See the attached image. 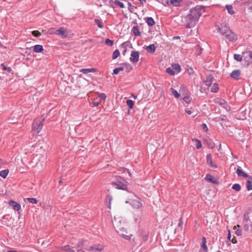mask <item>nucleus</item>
<instances>
[{
	"mask_svg": "<svg viewBox=\"0 0 252 252\" xmlns=\"http://www.w3.org/2000/svg\"><path fill=\"white\" fill-rule=\"evenodd\" d=\"M203 8L197 6L190 10V14H188L185 18V24L187 28L194 27L202 14Z\"/></svg>",
	"mask_w": 252,
	"mask_h": 252,
	"instance_id": "f257e3e1",
	"label": "nucleus"
},
{
	"mask_svg": "<svg viewBox=\"0 0 252 252\" xmlns=\"http://www.w3.org/2000/svg\"><path fill=\"white\" fill-rule=\"evenodd\" d=\"M119 222L120 224L119 223V221L116 219H115L113 221V224L116 231L125 239L127 240L129 239L132 236V234L128 233L126 231V229H125L123 226H121V222L120 220Z\"/></svg>",
	"mask_w": 252,
	"mask_h": 252,
	"instance_id": "f03ea898",
	"label": "nucleus"
},
{
	"mask_svg": "<svg viewBox=\"0 0 252 252\" xmlns=\"http://www.w3.org/2000/svg\"><path fill=\"white\" fill-rule=\"evenodd\" d=\"M44 119L42 120H34L32 123V130L33 132L38 134L41 131L43 126Z\"/></svg>",
	"mask_w": 252,
	"mask_h": 252,
	"instance_id": "7ed1b4c3",
	"label": "nucleus"
},
{
	"mask_svg": "<svg viewBox=\"0 0 252 252\" xmlns=\"http://www.w3.org/2000/svg\"><path fill=\"white\" fill-rule=\"evenodd\" d=\"M117 180V181L116 182L112 183L113 185L115 186V188L123 190L126 189L127 188V182L120 177H118Z\"/></svg>",
	"mask_w": 252,
	"mask_h": 252,
	"instance_id": "20e7f679",
	"label": "nucleus"
},
{
	"mask_svg": "<svg viewBox=\"0 0 252 252\" xmlns=\"http://www.w3.org/2000/svg\"><path fill=\"white\" fill-rule=\"evenodd\" d=\"M214 102L216 104H218L222 108L225 109L227 111H229L230 109V107L227 104L226 101L223 99L220 98H216L214 99Z\"/></svg>",
	"mask_w": 252,
	"mask_h": 252,
	"instance_id": "39448f33",
	"label": "nucleus"
},
{
	"mask_svg": "<svg viewBox=\"0 0 252 252\" xmlns=\"http://www.w3.org/2000/svg\"><path fill=\"white\" fill-rule=\"evenodd\" d=\"M243 57L244 60L248 64L252 63V52L251 51H247L243 53Z\"/></svg>",
	"mask_w": 252,
	"mask_h": 252,
	"instance_id": "423d86ee",
	"label": "nucleus"
},
{
	"mask_svg": "<svg viewBox=\"0 0 252 252\" xmlns=\"http://www.w3.org/2000/svg\"><path fill=\"white\" fill-rule=\"evenodd\" d=\"M218 31L222 35L225 36L228 33V31H230V29L225 24H222L221 27L216 26Z\"/></svg>",
	"mask_w": 252,
	"mask_h": 252,
	"instance_id": "0eeeda50",
	"label": "nucleus"
},
{
	"mask_svg": "<svg viewBox=\"0 0 252 252\" xmlns=\"http://www.w3.org/2000/svg\"><path fill=\"white\" fill-rule=\"evenodd\" d=\"M103 249V247L99 244L90 246L86 249L87 251L90 252L101 251Z\"/></svg>",
	"mask_w": 252,
	"mask_h": 252,
	"instance_id": "6e6552de",
	"label": "nucleus"
},
{
	"mask_svg": "<svg viewBox=\"0 0 252 252\" xmlns=\"http://www.w3.org/2000/svg\"><path fill=\"white\" fill-rule=\"evenodd\" d=\"M139 54L137 51H132L131 53L130 61L132 63H137L139 61Z\"/></svg>",
	"mask_w": 252,
	"mask_h": 252,
	"instance_id": "1a4fd4ad",
	"label": "nucleus"
},
{
	"mask_svg": "<svg viewBox=\"0 0 252 252\" xmlns=\"http://www.w3.org/2000/svg\"><path fill=\"white\" fill-rule=\"evenodd\" d=\"M230 41H235L237 39V35L233 33L231 30L228 31L227 34L224 36Z\"/></svg>",
	"mask_w": 252,
	"mask_h": 252,
	"instance_id": "9d476101",
	"label": "nucleus"
},
{
	"mask_svg": "<svg viewBox=\"0 0 252 252\" xmlns=\"http://www.w3.org/2000/svg\"><path fill=\"white\" fill-rule=\"evenodd\" d=\"M55 34L61 36L63 38H65L68 35L66 30L63 28H61L60 29L56 30Z\"/></svg>",
	"mask_w": 252,
	"mask_h": 252,
	"instance_id": "9b49d317",
	"label": "nucleus"
},
{
	"mask_svg": "<svg viewBox=\"0 0 252 252\" xmlns=\"http://www.w3.org/2000/svg\"><path fill=\"white\" fill-rule=\"evenodd\" d=\"M9 204L15 211H19L21 209L20 205L14 201L10 200Z\"/></svg>",
	"mask_w": 252,
	"mask_h": 252,
	"instance_id": "f8f14e48",
	"label": "nucleus"
},
{
	"mask_svg": "<svg viewBox=\"0 0 252 252\" xmlns=\"http://www.w3.org/2000/svg\"><path fill=\"white\" fill-rule=\"evenodd\" d=\"M240 74L241 71L240 70H235L231 73L230 76L232 78H234L236 80H238L239 79Z\"/></svg>",
	"mask_w": 252,
	"mask_h": 252,
	"instance_id": "ddd939ff",
	"label": "nucleus"
},
{
	"mask_svg": "<svg viewBox=\"0 0 252 252\" xmlns=\"http://www.w3.org/2000/svg\"><path fill=\"white\" fill-rule=\"evenodd\" d=\"M131 205L136 209H139L142 206V203L139 200H132L131 202Z\"/></svg>",
	"mask_w": 252,
	"mask_h": 252,
	"instance_id": "4468645a",
	"label": "nucleus"
},
{
	"mask_svg": "<svg viewBox=\"0 0 252 252\" xmlns=\"http://www.w3.org/2000/svg\"><path fill=\"white\" fill-rule=\"evenodd\" d=\"M207 161L208 164L213 168H216V165L213 162L212 156L211 154H209L207 156Z\"/></svg>",
	"mask_w": 252,
	"mask_h": 252,
	"instance_id": "2eb2a0df",
	"label": "nucleus"
},
{
	"mask_svg": "<svg viewBox=\"0 0 252 252\" xmlns=\"http://www.w3.org/2000/svg\"><path fill=\"white\" fill-rule=\"evenodd\" d=\"M182 0H170L167 1L168 5H173L175 6H178L180 5Z\"/></svg>",
	"mask_w": 252,
	"mask_h": 252,
	"instance_id": "dca6fc26",
	"label": "nucleus"
},
{
	"mask_svg": "<svg viewBox=\"0 0 252 252\" xmlns=\"http://www.w3.org/2000/svg\"><path fill=\"white\" fill-rule=\"evenodd\" d=\"M236 173L239 176L249 177V179H251V177H249V175L247 173H245L240 168H238L237 169Z\"/></svg>",
	"mask_w": 252,
	"mask_h": 252,
	"instance_id": "f3484780",
	"label": "nucleus"
},
{
	"mask_svg": "<svg viewBox=\"0 0 252 252\" xmlns=\"http://www.w3.org/2000/svg\"><path fill=\"white\" fill-rule=\"evenodd\" d=\"M96 71V69L94 68H84L80 70V72L88 74L90 72H94Z\"/></svg>",
	"mask_w": 252,
	"mask_h": 252,
	"instance_id": "a211bd4d",
	"label": "nucleus"
},
{
	"mask_svg": "<svg viewBox=\"0 0 252 252\" xmlns=\"http://www.w3.org/2000/svg\"><path fill=\"white\" fill-rule=\"evenodd\" d=\"M132 31L135 36H140L141 35L139 31V28L137 26H134L132 28Z\"/></svg>",
	"mask_w": 252,
	"mask_h": 252,
	"instance_id": "6ab92c4d",
	"label": "nucleus"
},
{
	"mask_svg": "<svg viewBox=\"0 0 252 252\" xmlns=\"http://www.w3.org/2000/svg\"><path fill=\"white\" fill-rule=\"evenodd\" d=\"M43 50V47L41 45H36L33 46V51L36 53L41 52Z\"/></svg>",
	"mask_w": 252,
	"mask_h": 252,
	"instance_id": "aec40b11",
	"label": "nucleus"
},
{
	"mask_svg": "<svg viewBox=\"0 0 252 252\" xmlns=\"http://www.w3.org/2000/svg\"><path fill=\"white\" fill-rule=\"evenodd\" d=\"M156 49V48L154 44H151L146 48L147 51L150 53L155 52Z\"/></svg>",
	"mask_w": 252,
	"mask_h": 252,
	"instance_id": "412c9836",
	"label": "nucleus"
},
{
	"mask_svg": "<svg viewBox=\"0 0 252 252\" xmlns=\"http://www.w3.org/2000/svg\"><path fill=\"white\" fill-rule=\"evenodd\" d=\"M170 90L172 94L174 96V97L175 98H179L180 97V93H178L174 89H173V88H171L170 89Z\"/></svg>",
	"mask_w": 252,
	"mask_h": 252,
	"instance_id": "4be33fe9",
	"label": "nucleus"
},
{
	"mask_svg": "<svg viewBox=\"0 0 252 252\" xmlns=\"http://www.w3.org/2000/svg\"><path fill=\"white\" fill-rule=\"evenodd\" d=\"M206 179L212 183L217 184L218 183V182L211 175H208L206 177Z\"/></svg>",
	"mask_w": 252,
	"mask_h": 252,
	"instance_id": "5701e85b",
	"label": "nucleus"
},
{
	"mask_svg": "<svg viewBox=\"0 0 252 252\" xmlns=\"http://www.w3.org/2000/svg\"><path fill=\"white\" fill-rule=\"evenodd\" d=\"M8 173L9 170L8 169L1 170L0 171V176L5 179L7 177Z\"/></svg>",
	"mask_w": 252,
	"mask_h": 252,
	"instance_id": "b1692460",
	"label": "nucleus"
},
{
	"mask_svg": "<svg viewBox=\"0 0 252 252\" xmlns=\"http://www.w3.org/2000/svg\"><path fill=\"white\" fill-rule=\"evenodd\" d=\"M146 22L149 26H152L155 24L154 19L151 17L147 18Z\"/></svg>",
	"mask_w": 252,
	"mask_h": 252,
	"instance_id": "393cba45",
	"label": "nucleus"
},
{
	"mask_svg": "<svg viewBox=\"0 0 252 252\" xmlns=\"http://www.w3.org/2000/svg\"><path fill=\"white\" fill-rule=\"evenodd\" d=\"M192 141L196 143L195 146L197 149H199L201 148L202 144L200 141L197 139H194Z\"/></svg>",
	"mask_w": 252,
	"mask_h": 252,
	"instance_id": "a878e982",
	"label": "nucleus"
},
{
	"mask_svg": "<svg viewBox=\"0 0 252 252\" xmlns=\"http://www.w3.org/2000/svg\"><path fill=\"white\" fill-rule=\"evenodd\" d=\"M226 8L227 9L228 12L230 14H234V11L233 10V7L231 5H226L225 6Z\"/></svg>",
	"mask_w": 252,
	"mask_h": 252,
	"instance_id": "bb28decb",
	"label": "nucleus"
},
{
	"mask_svg": "<svg viewBox=\"0 0 252 252\" xmlns=\"http://www.w3.org/2000/svg\"><path fill=\"white\" fill-rule=\"evenodd\" d=\"M219 87L217 84L214 83L211 88V92L213 93H217L219 90Z\"/></svg>",
	"mask_w": 252,
	"mask_h": 252,
	"instance_id": "cd10ccee",
	"label": "nucleus"
},
{
	"mask_svg": "<svg viewBox=\"0 0 252 252\" xmlns=\"http://www.w3.org/2000/svg\"><path fill=\"white\" fill-rule=\"evenodd\" d=\"M112 199V197L109 195H108L106 198V202L107 203V205L109 209H111V204Z\"/></svg>",
	"mask_w": 252,
	"mask_h": 252,
	"instance_id": "c85d7f7f",
	"label": "nucleus"
},
{
	"mask_svg": "<svg viewBox=\"0 0 252 252\" xmlns=\"http://www.w3.org/2000/svg\"><path fill=\"white\" fill-rule=\"evenodd\" d=\"M232 189L236 191H239L241 190V187L239 184H235L232 186Z\"/></svg>",
	"mask_w": 252,
	"mask_h": 252,
	"instance_id": "c756f323",
	"label": "nucleus"
},
{
	"mask_svg": "<svg viewBox=\"0 0 252 252\" xmlns=\"http://www.w3.org/2000/svg\"><path fill=\"white\" fill-rule=\"evenodd\" d=\"M243 57L239 54H235L234 55V59L237 62H241L242 61Z\"/></svg>",
	"mask_w": 252,
	"mask_h": 252,
	"instance_id": "7c9ffc66",
	"label": "nucleus"
},
{
	"mask_svg": "<svg viewBox=\"0 0 252 252\" xmlns=\"http://www.w3.org/2000/svg\"><path fill=\"white\" fill-rule=\"evenodd\" d=\"M246 187L248 190H252V183L251 181L248 180L247 181Z\"/></svg>",
	"mask_w": 252,
	"mask_h": 252,
	"instance_id": "2f4dec72",
	"label": "nucleus"
},
{
	"mask_svg": "<svg viewBox=\"0 0 252 252\" xmlns=\"http://www.w3.org/2000/svg\"><path fill=\"white\" fill-rule=\"evenodd\" d=\"M62 249L65 251L69 252H75L74 250L71 249L70 248V246L68 245H66V246H65L62 247Z\"/></svg>",
	"mask_w": 252,
	"mask_h": 252,
	"instance_id": "473e14b6",
	"label": "nucleus"
},
{
	"mask_svg": "<svg viewBox=\"0 0 252 252\" xmlns=\"http://www.w3.org/2000/svg\"><path fill=\"white\" fill-rule=\"evenodd\" d=\"M120 55V52L118 50H115L113 53L112 58L113 59H116Z\"/></svg>",
	"mask_w": 252,
	"mask_h": 252,
	"instance_id": "72a5a7b5",
	"label": "nucleus"
},
{
	"mask_svg": "<svg viewBox=\"0 0 252 252\" xmlns=\"http://www.w3.org/2000/svg\"><path fill=\"white\" fill-rule=\"evenodd\" d=\"M123 67H118L113 70V74H118L120 71L124 70Z\"/></svg>",
	"mask_w": 252,
	"mask_h": 252,
	"instance_id": "f704fd0d",
	"label": "nucleus"
},
{
	"mask_svg": "<svg viewBox=\"0 0 252 252\" xmlns=\"http://www.w3.org/2000/svg\"><path fill=\"white\" fill-rule=\"evenodd\" d=\"M172 67H173V68L175 70H176L178 72H180L181 71V66L179 64H177V63L174 64L172 65Z\"/></svg>",
	"mask_w": 252,
	"mask_h": 252,
	"instance_id": "c9c22d12",
	"label": "nucleus"
},
{
	"mask_svg": "<svg viewBox=\"0 0 252 252\" xmlns=\"http://www.w3.org/2000/svg\"><path fill=\"white\" fill-rule=\"evenodd\" d=\"M26 199L32 204H36L37 203V200L34 198H27Z\"/></svg>",
	"mask_w": 252,
	"mask_h": 252,
	"instance_id": "e433bc0d",
	"label": "nucleus"
},
{
	"mask_svg": "<svg viewBox=\"0 0 252 252\" xmlns=\"http://www.w3.org/2000/svg\"><path fill=\"white\" fill-rule=\"evenodd\" d=\"M133 103L134 102L132 100L128 99L126 101V104L127 105L128 107L131 109L133 108Z\"/></svg>",
	"mask_w": 252,
	"mask_h": 252,
	"instance_id": "4c0bfd02",
	"label": "nucleus"
},
{
	"mask_svg": "<svg viewBox=\"0 0 252 252\" xmlns=\"http://www.w3.org/2000/svg\"><path fill=\"white\" fill-rule=\"evenodd\" d=\"M166 71L167 73L171 75H173L175 74V72L173 69L170 67H168L166 69Z\"/></svg>",
	"mask_w": 252,
	"mask_h": 252,
	"instance_id": "58836bf2",
	"label": "nucleus"
},
{
	"mask_svg": "<svg viewBox=\"0 0 252 252\" xmlns=\"http://www.w3.org/2000/svg\"><path fill=\"white\" fill-rule=\"evenodd\" d=\"M183 99L186 103H189L191 99L189 95H186L183 97Z\"/></svg>",
	"mask_w": 252,
	"mask_h": 252,
	"instance_id": "ea45409f",
	"label": "nucleus"
},
{
	"mask_svg": "<svg viewBox=\"0 0 252 252\" xmlns=\"http://www.w3.org/2000/svg\"><path fill=\"white\" fill-rule=\"evenodd\" d=\"M94 22L97 25L98 27L99 28L102 29L103 27V25L101 24V23L98 19H95L94 20Z\"/></svg>",
	"mask_w": 252,
	"mask_h": 252,
	"instance_id": "a19ab883",
	"label": "nucleus"
},
{
	"mask_svg": "<svg viewBox=\"0 0 252 252\" xmlns=\"http://www.w3.org/2000/svg\"><path fill=\"white\" fill-rule=\"evenodd\" d=\"M105 43L109 46H111L113 44V41L108 38L105 40Z\"/></svg>",
	"mask_w": 252,
	"mask_h": 252,
	"instance_id": "79ce46f5",
	"label": "nucleus"
},
{
	"mask_svg": "<svg viewBox=\"0 0 252 252\" xmlns=\"http://www.w3.org/2000/svg\"><path fill=\"white\" fill-rule=\"evenodd\" d=\"M32 34L35 37H38L41 35L40 32L38 31H33L32 32Z\"/></svg>",
	"mask_w": 252,
	"mask_h": 252,
	"instance_id": "37998d69",
	"label": "nucleus"
},
{
	"mask_svg": "<svg viewBox=\"0 0 252 252\" xmlns=\"http://www.w3.org/2000/svg\"><path fill=\"white\" fill-rule=\"evenodd\" d=\"M195 48H196V51L197 52V54L198 55H200L202 53V49L199 45L196 46L195 47Z\"/></svg>",
	"mask_w": 252,
	"mask_h": 252,
	"instance_id": "c03bdc74",
	"label": "nucleus"
},
{
	"mask_svg": "<svg viewBox=\"0 0 252 252\" xmlns=\"http://www.w3.org/2000/svg\"><path fill=\"white\" fill-rule=\"evenodd\" d=\"M115 3L117 4L118 6H119L121 8H124L125 5L122 2H120L119 1H117L115 2Z\"/></svg>",
	"mask_w": 252,
	"mask_h": 252,
	"instance_id": "a18cd8bd",
	"label": "nucleus"
},
{
	"mask_svg": "<svg viewBox=\"0 0 252 252\" xmlns=\"http://www.w3.org/2000/svg\"><path fill=\"white\" fill-rule=\"evenodd\" d=\"M98 97L103 100H105L106 98V95L104 93H101L99 94Z\"/></svg>",
	"mask_w": 252,
	"mask_h": 252,
	"instance_id": "49530a36",
	"label": "nucleus"
},
{
	"mask_svg": "<svg viewBox=\"0 0 252 252\" xmlns=\"http://www.w3.org/2000/svg\"><path fill=\"white\" fill-rule=\"evenodd\" d=\"M1 65L3 66V70H6V71H8V72H11V69L10 67L5 66L3 64H2Z\"/></svg>",
	"mask_w": 252,
	"mask_h": 252,
	"instance_id": "de8ad7c7",
	"label": "nucleus"
},
{
	"mask_svg": "<svg viewBox=\"0 0 252 252\" xmlns=\"http://www.w3.org/2000/svg\"><path fill=\"white\" fill-rule=\"evenodd\" d=\"M208 144H209V146L210 148H213L214 147V143H213V142L210 139L209 142H208Z\"/></svg>",
	"mask_w": 252,
	"mask_h": 252,
	"instance_id": "09e8293b",
	"label": "nucleus"
},
{
	"mask_svg": "<svg viewBox=\"0 0 252 252\" xmlns=\"http://www.w3.org/2000/svg\"><path fill=\"white\" fill-rule=\"evenodd\" d=\"M202 248L205 250V251H207L208 250V248L206 245V243H202Z\"/></svg>",
	"mask_w": 252,
	"mask_h": 252,
	"instance_id": "8fccbe9b",
	"label": "nucleus"
},
{
	"mask_svg": "<svg viewBox=\"0 0 252 252\" xmlns=\"http://www.w3.org/2000/svg\"><path fill=\"white\" fill-rule=\"evenodd\" d=\"M202 128L205 130L206 131L208 130V127L207 125L205 124H203L202 125Z\"/></svg>",
	"mask_w": 252,
	"mask_h": 252,
	"instance_id": "3c124183",
	"label": "nucleus"
},
{
	"mask_svg": "<svg viewBox=\"0 0 252 252\" xmlns=\"http://www.w3.org/2000/svg\"><path fill=\"white\" fill-rule=\"evenodd\" d=\"M236 234L238 236H240L242 234V231L239 229H237L235 232Z\"/></svg>",
	"mask_w": 252,
	"mask_h": 252,
	"instance_id": "603ef678",
	"label": "nucleus"
},
{
	"mask_svg": "<svg viewBox=\"0 0 252 252\" xmlns=\"http://www.w3.org/2000/svg\"><path fill=\"white\" fill-rule=\"evenodd\" d=\"M93 104L94 105V106H98L99 104H100V102L99 101H94L93 102Z\"/></svg>",
	"mask_w": 252,
	"mask_h": 252,
	"instance_id": "864d4df0",
	"label": "nucleus"
},
{
	"mask_svg": "<svg viewBox=\"0 0 252 252\" xmlns=\"http://www.w3.org/2000/svg\"><path fill=\"white\" fill-rule=\"evenodd\" d=\"M128 5H129V7H128V8L129 9L132 11V10L133 9V8H134V6H133L132 5H131L130 3H128Z\"/></svg>",
	"mask_w": 252,
	"mask_h": 252,
	"instance_id": "5fc2aeb1",
	"label": "nucleus"
},
{
	"mask_svg": "<svg viewBox=\"0 0 252 252\" xmlns=\"http://www.w3.org/2000/svg\"><path fill=\"white\" fill-rule=\"evenodd\" d=\"M230 238H231V235H230V230H228V236H227V239L230 241Z\"/></svg>",
	"mask_w": 252,
	"mask_h": 252,
	"instance_id": "6e6d98bb",
	"label": "nucleus"
},
{
	"mask_svg": "<svg viewBox=\"0 0 252 252\" xmlns=\"http://www.w3.org/2000/svg\"><path fill=\"white\" fill-rule=\"evenodd\" d=\"M245 229L248 230L249 229V224H246L244 226Z\"/></svg>",
	"mask_w": 252,
	"mask_h": 252,
	"instance_id": "4d7b16f0",
	"label": "nucleus"
},
{
	"mask_svg": "<svg viewBox=\"0 0 252 252\" xmlns=\"http://www.w3.org/2000/svg\"><path fill=\"white\" fill-rule=\"evenodd\" d=\"M186 112L189 115H190L191 114V111L189 110H186Z\"/></svg>",
	"mask_w": 252,
	"mask_h": 252,
	"instance_id": "13d9d810",
	"label": "nucleus"
},
{
	"mask_svg": "<svg viewBox=\"0 0 252 252\" xmlns=\"http://www.w3.org/2000/svg\"><path fill=\"white\" fill-rule=\"evenodd\" d=\"M182 225H183V222H182V221L181 220V219H180V222L178 224V226H180V227H181L182 226Z\"/></svg>",
	"mask_w": 252,
	"mask_h": 252,
	"instance_id": "bf43d9fd",
	"label": "nucleus"
},
{
	"mask_svg": "<svg viewBox=\"0 0 252 252\" xmlns=\"http://www.w3.org/2000/svg\"><path fill=\"white\" fill-rule=\"evenodd\" d=\"M206 85L208 86H211V82H210L209 81H206Z\"/></svg>",
	"mask_w": 252,
	"mask_h": 252,
	"instance_id": "052dcab7",
	"label": "nucleus"
},
{
	"mask_svg": "<svg viewBox=\"0 0 252 252\" xmlns=\"http://www.w3.org/2000/svg\"><path fill=\"white\" fill-rule=\"evenodd\" d=\"M202 243H206V239L204 237H203L202 238Z\"/></svg>",
	"mask_w": 252,
	"mask_h": 252,
	"instance_id": "680f3d73",
	"label": "nucleus"
},
{
	"mask_svg": "<svg viewBox=\"0 0 252 252\" xmlns=\"http://www.w3.org/2000/svg\"><path fill=\"white\" fill-rule=\"evenodd\" d=\"M82 245H83V243L82 242H79L78 244V247H81Z\"/></svg>",
	"mask_w": 252,
	"mask_h": 252,
	"instance_id": "e2e57ef3",
	"label": "nucleus"
},
{
	"mask_svg": "<svg viewBox=\"0 0 252 252\" xmlns=\"http://www.w3.org/2000/svg\"><path fill=\"white\" fill-rule=\"evenodd\" d=\"M126 172L129 174V176H131V173H130V172H129V170H126Z\"/></svg>",
	"mask_w": 252,
	"mask_h": 252,
	"instance_id": "0e129e2a",
	"label": "nucleus"
},
{
	"mask_svg": "<svg viewBox=\"0 0 252 252\" xmlns=\"http://www.w3.org/2000/svg\"><path fill=\"white\" fill-rule=\"evenodd\" d=\"M77 252H84L82 250H77Z\"/></svg>",
	"mask_w": 252,
	"mask_h": 252,
	"instance_id": "69168bd1",
	"label": "nucleus"
},
{
	"mask_svg": "<svg viewBox=\"0 0 252 252\" xmlns=\"http://www.w3.org/2000/svg\"><path fill=\"white\" fill-rule=\"evenodd\" d=\"M8 252H17L16 251H9Z\"/></svg>",
	"mask_w": 252,
	"mask_h": 252,
	"instance_id": "338daca9",
	"label": "nucleus"
},
{
	"mask_svg": "<svg viewBox=\"0 0 252 252\" xmlns=\"http://www.w3.org/2000/svg\"><path fill=\"white\" fill-rule=\"evenodd\" d=\"M147 239V236H145V237H144V241H146Z\"/></svg>",
	"mask_w": 252,
	"mask_h": 252,
	"instance_id": "774afa93",
	"label": "nucleus"
}]
</instances>
